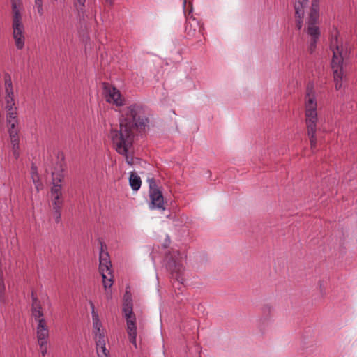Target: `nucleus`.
<instances>
[{
  "label": "nucleus",
  "mask_w": 357,
  "mask_h": 357,
  "mask_svg": "<svg viewBox=\"0 0 357 357\" xmlns=\"http://www.w3.org/2000/svg\"><path fill=\"white\" fill-rule=\"evenodd\" d=\"M11 146H20L19 134L9 135Z\"/></svg>",
  "instance_id": "obj_25"
},
{
  "label": "nucleus",
  "mask_w": 357,
  "mask_h": 357,
  "mask_svg": "<svg viewBox=\"0 0 357 357\" xmlns=\"http://www.w3.org/2000/svg\"><path fill=\"white\" fill-rule=\"evenodd\" d=\"M13 155L15 159H17L20 156V146H11Z\"/></svg>",
  "instance_id": "obj_27"
},
{
  "label": "nucleus",
  "mask_w": 357,
  "mask_h": 357,
  "mask_svg": "<svg viewBox=\"0 0 357 357\" xmlns=\"http://www.w3.org/2000/svg\"><path fill=\"white\" fill-rule=\"evenodd\" d=\"M35 6L43 5V0H34Z\"/></svg>",
  "instance_id": "obj_31"
},
{
  "label": "nucleus",
  "mask_w": 357,
  "mask_h": 357,
  "mask_svg": "<svg viewBox=\"0 0 357 357\" xmlns=\"http://www.w3.org/2000/svg\"><path fill=\"white\" fill-rule=\"evenodd\" d=\"M107 3L112 6L113 4V0H105Z\"/></svg>",
  "instance_id": "obj_32"
},
{
  "label": "nucleus",
  "mask_w": 357,
  "mask_h": 357,
  "mask_svg": "<svg viewBox=\"0 0 357 357\" xmlns=\"http://www.w3.org/2000/svg\"><path fill=\"white\" fill-rule=\"evenodd\" d=\"M31 315L36 321V330L49 328L47 321L44 317V311L42 302L34 293H31Z\"/></svg>",
  "instance_id": "obj_7"
},
{
  "label": "nucleus",
  "mask_w": 357,
  "mask_h": 357,
  "mask_svg": "<svg viewBox=\"0 0 357 357\" xmlns=\"http://www.w3.org/2000/svg\"><path fill=\"white\" fill-rule=\"evenodd\" d=\"M35 7L36 8L37 12L39 14V15L42 16L44 13L43 5L36 6Z\"/></svg>",
  "instance_id": "obj_30"
},
{
  "label": "nucleus",
  "mask_w": 357,
  "mask_h": 357,
  "mask_svg": "<svg viewBox=\"0 0 357 357\" xmlns=\"http://www.w3.org/2000/svg\"><path fill=\"white\" fill-rule=\"evenodd\" d=\"M30 174L36 190L40 191L43 188V184L38 173L37 167L33 165L31 166Z\"/></svg>",
  "instance_id": "obj_17"
},
{
  "label": "nucleus",
  "mask_w": 357,
  "mask_h": 357,
  "mask_svg": "<svg viewBox=\"0 0 357 357\" xmlns=\"http://www.w3.org/2000/svg\"><path fill=\"white\" fill-rule=\"evenodd\" d=\"M318 10V6L314 3V24L316 23L317 17L319 16Z\"/></svg>",
  "instance_id": "obj_29"
},
{
  "label": "nucleus",
  "mask_w": 357,
  "mask_h": 357,
  "mask_svg": "<svg viewBox=\"0 0 357 357\" xmlns=\"http://www.w3.org/2000/svg\"><path fill=\"white\" fill-rule=\"evenodd\" d=\"M10 3L13 13V37L17 49L22 50L25 44L24 27L21 15L23 7L22 0H10Z\"/></svg>",
  "instance_id": "obj_3"
},
{
  "label": "nucleus",
  "mask_w": 357,
  "mask_h": 357,
  "mask_svg": "<svg viewBox=\"0 0 357 357\" xmlns=\"http://www.w3.org/2000/svg\"><path fill=\"white\" fill-rule=\"evenodd\" d=\"M91 308H92L91 315H92V321H93V331L103 328L102 323L99 319L98 314L95 310L93 304L91 303Z\"/></svg>",
  "instance_id": "obj_19"
},
{
  "label": "nucleus",
  "mask_w": 357,
  "mask_h": 357,
  "mask_svg": "<svg viewBox=\"0 0 357 357\" xmlns=\"http://www.w3.org/2000/svg\"><path fill=\"white\" fill-rule=\"evenodd\" d=\"M4 89L3 107L6 113L17 112L16 96L14 93V89L11 76L6 73L3 75Z\"/></svg>",
  "instance_id": "obj_5"
},
{
  "label": "nucleus",
  "mask_w": 357,
  "mask_h": 357,
  "mask_svg": "<svg viewBox=\"0 0 357 357\" xmlns=\"http://www.w3.org/2000/svg\"><path fill=\"white\" fill-rule=\"evenodd\" d=\"M185 255L178 251H174L168 260L167 267L172 273H176L178 280L184 270Z\"/></svg>",
  "instance_id": "obj_8"
},
{
  "label": "nucleus",
  "mask_w": 357,
  "mask_h": 357,
  "mask_svg": "<svg viewBox=\"0 0 357 357\" xmlns=\"http://www.w3.org/2000/svg\"><path fill=\"white\" fill-rule=\"evenodd\" d=\"M96 352L99 357H108L109 351L106 348V340L96 342Z\"/></svg>",
  "instance_id": "obj_18"
},
{
  "label": "nucleus",
  "mask_w": 357,
  "mask_h": 357,
  "mask_svg": "<svg viewBox=\"0 0 357 357\" xmlns=\"http://www.w3.org/2000/svg\"><path fill=\"white\" fill-rule=\"evenodd\" d=\"M129 183L133 190H138L142 184L141 178L135 172H131L129 178Z\"/></svg>",
  "instance_id": "obj_21"
},
{
  "label": "nucleus",
  "mask_w": 357,
  "mask_h": 357,
  "mask_svg": "<svg viewBox=\"0 0 357 357\" xmlns=\"http://www.w3.org/2000/svg\"><path fill=\"white\" fill-rule=\"evenodd\" d=\"M126 331L129 337L130 342L137 347V325H136V318L133 319L132 317H128V319H126Z\"/></svg>",
  "instance_id": "obj_15"
},
{
  "label": "nucleus",
  "mask_w": 357,
  "mask_h": 357,
  "mask_svg": "<svg viewBox=\"0 0 357 357\" xmlns=\"http://www.w3.org/2000/svg\"><path fill=\"white\" fill-rule=\"evenodd\" d=\"M294 8L298 29L302 28L303 19L305 15H307V31L310 36H312V3H310L309 0H296Z\"/></svg>",
  "instance_id": "obj_4"
},
{
  "label": "nucleus",
  "mask_w": 357,
  "mask_h": 357,
  "mask_svg": "<svg viewBox=\"0 0 357 357\" xmlns=\"http://www.w3.org/2000/svg\"><path fill=\"white\" fill-rule=\"evenodd\" d=\"M63 170V164L60 161L52 172V187L51 188V196H62L61 183L64 177Z\"/></svg>",
  "instance_id": "obj_9"
},
{
  "label": "nucleus",
  "mask_w": 357,
  "mask_h": 357,
  "mask_svg": "<svg viewBox=\"0 0 357 357\" xmlns=\"http://www.w3.org/2000/svg\"><path fill=\"white\" fill-rule=\"evenodd\" d=\"M50 1L54 5L59 1V0H50Z\"/></svg>",
  "instance_id": "obj_34"
},
{
  "label": "nucleus",
  "mask_w": 357,
  "mask_h": 357,
  "mask_svg": "<svg viewBox=\"0 0 357 357\" xmlns=\"http://www.w3.org/2000/svg\"><path fill=\"white\" fill-rule=\"evenodd\" d=\"M190 13L191 10L186 15L187 23L185 26V31L188 35L192 36L195 33L197 28L199 27V23L195 17L190 16Z\"/></svg>",
  "instance_id": "obj_16"
},
{
  "label": "nucleus",
  "mask_w": 357,
  "mask_h": 357,
  "mask_svg": "<svg viewBox=\"0 0 357 357\" xmlns=\"http://www.w3.org/2000/svg\"><path fill=\"white\" fill-rule=\"evenodd\" d=\"M119 130L112 128L109 137L116 152L126 157L128 164L132 165L135 158L129 153L132 149L135 137L138 132L149 128V119L142 105L133 103L120 110Z\"/></svg>",
  "instance_id": "obj_1"
},
{
  "label": "nucleus",
  "mask_w": 357,
  "mask_h": 357,
  "mask_svg": "<svg viewBox=\"0 0 357 357\" xmlns=\"http://www.w3.org/2000/svg\"><path fill=\"white\" fill-rule=\"evenodd\" d=\"M330 47L333 52L331 68L333 80L335 89L338 90L342 88L343 82L347 78V75L343 66L347 64L348 47L347 44L344 43L342 39L339 38L337 31L332 35Z\"/></svg>",
  "instance_id": "obj_2"
},
{
  "label": "nucleus",
  "mask_w": 357,
  "mask_h": 357,
  "mask_svg": "<svg viewBox=\"0 0 357 357\" xmlns=\"http://www.w3.org/2000/svg\"><path fill=\"white\" fill-rule=\"evenodd\" d=\"M36 337L43 356L47 352V344L49 337V328L36 330Z\"/></svg>",
  "instance_id": "obj_13"
},
{
  "label": "nucleus",
  "mask_w": 357,
  "mask_h": 357,
  "mask_svg": "<svg viewBox=\"0 0 357 357\" xmlns=\"http://www.w3.org/2000/svg\"><path fill=\"white\" fill-rule=\"evenodd\" d=\"M186 4V0H183V6L185 7Z\"/></svg>",
  "instance_id": "obj_35"
},
{
  "label": "nucleus",
  "mask_w": 357,
  "mask_h": 357,
  "mask_svg": "<svg viewBox=\"0 0 357 357\" xmlns=\"http://www.w3.org/2000/svg\"><path fill=\"white\" fill-rule=\"evenodd\" d=\"M314 43L316 42L317 39L320 36L321 32L318 26H314Z\"/></svg>",
  "instance_id": "obj_28"
},
{
  "label": "nucleus",
  "mask_w": 357,
  "mask_h": 357,
  "mask_svg": "<svg viewBox=\"0 0 357 357\" xmlns=\"http://www.w3.org/2000/svg\"><path fill=\"white\" fill-rule=\"evenodd\" d=\"M149 182L150 188L149 197L151 199L149 208L152 210L155 208L165 210L164 197L161 191L156 188L153 178L149 179Z\"/></svg>",
  "instance_id": "obj_10"
},
{
  "label": "nucleus",
  "mask_w": 357,
  "mask_h": 357,
  "mask_svg": "<svg viewBox=\"0 0 357 357\" xmlns=\"http://www.w3.org/2000/svg\"><path fill=\"white\" fill-rule=\"evenodd\" d=\"M6 123L9 135L13 133L19 134V121L17 118V112L6 113Z\"/></svg>",
  "instance_id": "obj_14"
},
{
  "label": "nucleus",
  "mask_w": 357,
  "mask_h": 357,
  "mask_svg": "<svg viewBox=\"0 0 357 357\" xmlns=\"http://www.w3.org/2000/svg\"><path fill=\"white\" fill-rule=\"evenodd\" d=\"M301 346H302L303 347H305V340H303L301 341Z\"/></svg>",
  "instance_id": "obj_33"
},
{
  "label": "nucleus",
  "mask_w": 357,
  "mask_h": 357,
  "mask_svg": "<svg viewBox=\"0 0 357 357\" xmlns=\"http://www.w3.org/2000/svg\"><path fill=\"white\" fill-rule=\"evenodd\" d=\"M93 334L94 336L95 342H98L99 340H106L105 331L104 328L93 331Z\"/></svg>",
  "instance_id": "obj_22"
},
{
  "label": "nucleus",
  "mask_w": 357,
  "mask_h": 357,
  "mask_svg": "<svg viewBox=\"0 0 357 357\" xmlns=\"http://www.w3.org/2000/svg\"><path fill=\"white\" fill-rule=\"evenodd\" d=\"M305 107L306 123L308 130L309 139L310 141L312 142V135H310V132L312 131V96H311L310 89H307V90Z\"/></svg>",
  "instance_id": "obj_12"
},
{
  "label": "nucleus",
  "mask_w": 357,
  "mask_h": 357,
  "mask_svg": "<svg viewBox=\"0 0 357 357\" xmlns=\"http://www.w3.org/2000/svg\"><path fill=\"white\" fill-rule=\"evenodd\" d=\"M86 0H74V5L77 9L82 10L85 6Z\"/></svg>",
  "instance_id": "obj_26"
},
{
  "label": "nucleus",
  "mask_w": 357,
  "mask_h": 357,
  "mask_svg": "<svg viewBox=\"0 0 357 357\" xmlns=\"http://www.w3.org/2000/svg\"><path fill=\"white\" fill-rule=\"evenodd\" d=\"M123 311L126 319L128 317L136 318L132 311V303L131 299H126L123 307Z\"/></svg>",
  "instance_id": "obj_20"
},
{
  "label": "nucleus",
  "mask_w": 357,
  "mask_h": 357,
  "mask_svg": "<svg viewBox=\"0 0 357 357\" xmlns=\"http://www.w3.org/2000/svg\"><path fill=\"white\" fill-rule=\"evenodd\" d=\"M54 212L52 218L56 223H60L61 221V208H53Z\"/></svg>",
  "instance_id": "obj_24"
},
{
  "label": "nucleus",
  "mask_w": 357,
  "mask_h": 357,
  "mask_svg": "<svg viewBox=\"0 0 357 357\" xmlns=\"http://www.w3.org/2000/svg\"><path fill=\"white\" fill-rule=\"evenodd\" d=\"M99 271L102 278V283L105 289L110 288L113 284V275L112 264L109 254L101 250L100 252Z\"/></svg>",
  "instance_id": "obj_6"
},
{
  "label": "nucleus",
  "mask_w": 357,
  "mask_h": 357,
  "mask_svg": "<svg viewBox=\"0 0 357 357\" xmlns=\"http://www.w3.org/2000/svg\"><path fill=\"white\" fill-rule=\"evenodd\" d=\"M62 196H51L53 208H62L63 199Z\"/></svg>",
  "instance_id": "obj_23"
},
{
  "label": "nucleus",
  "mask_w": 357,
  "mask_h": 357,
  "mask_svg": "<svg viewBox=\"0 0 357 357\" xmlns=\"http://www.w3.org/2000/svg\"><path fill=\"white\" fill-rule=\"evenodd\" d=\"M103 95L109 103L116 106H121L123 104V99L120 91L108 83H103Z\"/></svg>",
  "instance_id": "obj_11"
}]
</instances>
